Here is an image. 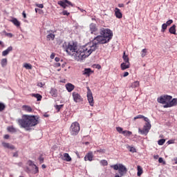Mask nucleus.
<instances>
[{"label": "nucleus", "instance_id": "338daca9", "mask_svg": "<svg viewBox=\"0 0 177 177\" xmlns=\"http://www.w3.org/2000/svg\"><path fill=\"white\" fill-rule=\"evenodd\" d=\"M158 157H159L158 155H155L153 156V158H155V160H158Z\"/></svg>", "mask_w": 177, "mask_h": 177}, {"label": "nucleus", "instance_id": "79ce46f5", "mask_svg": "<svg viewBox=\"0 0 177 177\" xmlns=\"http://www.w3.org/2000/svg\"><path fill=\"white\" fill-rule=\"evenodd\" d=\"M62 107H63V104L55 106V109L57 110V111H60V109H62Z\"/></svg>", "mask_w": 177, "mask_h": 177}, {"label": "nucleus", "instance_id": "a19ab883", "mask_svg": "<svg viewBox=\"0 0 177 177\" xmlns=\"http://www.w3.org/2000/svg\"><path fill=\"white\" fill-rule=\"evenodd\" d=\"M12 157L17 158V157H19V151L12 153Z\"/></svg>", "mask_w": 177, "mask_h": 177}, {"label": "nucleus", "instance_id": "13d9d810", "mask_svg": "<svg viewBox=\"0 0 177 177\" xmlns=\"http://www.w3.org/2000/svg\"><path fill=\"white\" fill-rule=\"evenodd\" d=\"M4 139H9L10 136L8 134L4 135L3 136Z\"/></svg>", "mask_w": 177, "mask_h": 177}, {"label": "nucleus", "instance_id": "8fccbe9b", "mask_svg": "<svg viewBox=\"0 0 177 177\" xmlns=\"http://www.w3.org/2000/svg\"><path fill=\"white\" fill-rule=\"evenodd\" d=\"M4 32H5L6 35L7 37H9L10 38H12V37H13V35L12 33H8L6 31H4Z\"/></svg>", "mask_w": 177, "mask_h": 177}, {"label": "nucleus", "instance_id": "774afa93", "mask_svg": "<svg viewBox=\"0 0 177 177\" xmlns=\"http://www.w3.org/2000/svg\"><path fill=\"white\" fill-rule=\"evenodd\" d=\"M174 160L175 161V164H177V158H175Z\"/></svg>", "mask_w": 177, "mask_h": 177}, {"label": "nucleus", "instance_id": "09e8293b", "mask_svg": "<svg viewBox=\"0 0 177 177\" xmlns=\"http://www.w3.org/2000/svg\"><path fill=\"white\" fill-rule=\"evenodd\" d=\"M62 15H64V16H68V15H70V12H67V10H64L62 12Z\"/></svg>", "mask_w": 177, "mask_h": 177}, {"label": "nucleus", "instance_id": "680f3d73", "mask_svg": "<svg viewBox=\"0 0 177 177\" xmlns=\"http://www.w3.org/2000/svg\"><path fill=\"white\" fill-rule=\"evenodd\" d=\"M60 66H61V64L59 62L55 64V67H60Z\"/></svg>", "mask_w": 177, "mask_h": 177}, {"label": "nucleus", "instance_id": "69168bd1", "mask_svg": "<svg viewBox=\"0 0 177 177\" xmlns=\"http://www.w3.org/2000/svg\"><path fill=\"white\" fill-rule=\"evenodd\" d=\"M40 88H42V86H43V84H42V83H38V84H37Z\"/></svg>", "mask_w": 177, "mask_h": 177}, {"label": "nucleus", "instance_id": "e2e57ef3", "mask_svg": "<svg viewBox=\"0 0 177 177\" xmlns=\"http://www.w3.org/2000/svg\"><path fill=\"white\" fill-rule=\"evenodd\" d=\"M55 62H60V58L57 57L55 58Z\"/></svg>", "mask_w": 177, "mask_h": 177}, {"label": "nucleus", "instance_id": "72a5a7b5", "mask_svg": "<svg viewBox=\"0 0 177 177\" xmlns=\"http://www.w3.org/2000/svg\"><path fill=\"white\" fill-rule=\"evenodd\" d=\"M167 27H168V26H167V24H163L162 25V30H161V32H165V30H167Z\"/></svg>", "mask_w": 177, "mask_h": 177}, {"label": "nucleus", "instance_id": "4d7b16f0", "mask_svg": "<svg viewBox=\"0 0 177 177\" xmlns=\"http://www.w3.org/2000/svg\"><path fill=\"white\" fill-rule=\"evenodd\" d=\"M129 75V73L128 72H124V75H123V77H128Z\"/></svg>", "mask_w": 177, "mask_h": 177}, {"label": "nucleus", "instance_id": "a18cd8bd", "mask_svg": "<svg viewBox=\"0 0 177 177\" xmlns=\"http://www.w3.org/2000/svg\"><path fill=\"white\" fill-rule=\"evenodd\" d=\"M64 2L65 3L70 5V6H74V4L71 3V1H69L68 0H64Z\"/></svg>", "mask_w": 177, "mask_h": 177}, {"label": "nucleus", "instance_id": "49530a36", "mask_svg": "<svg viewBox=\"0 0 177 177\" xmlns=\"http://www.w3.org/2000/svg\"><path fill=\"white\" fill-rule=\"evenodd\" d=\"M139 118H145V116H143V115H137V116H136V117L134 118V120H138V119H139Z\"/></svg>", "mask_w": 177, "mask_h": 177}, {"label": "nucleus", "instance_id": "cd10ccee", "mask_svg": "<svg viewBox=\"0 0 177 177\" xmlns=\"http://www.w3.org/2000/svg\"><path fill=\"white\" fill-rule=\"evenodd\" d=\"M22 109L24 111H32V109H31V107L28 106L24 105L22 106Z\"/></svg>", "mask_w": 177, "mask_h": 177}, {"label": "nucleus", "instance_id": "2eb2a0df", "mask_svg": "<svg viewBox=\"0 0 177 177\" xmlns=\"http://www.w3.org/2000/svg\"><path fill=\"white\" fill-rule=\"evenodd\" d=\"M12 50H13V47L9 46L6 50L2 52V56H8V55H9V53L12 52Z\"/></svg>", "mask_w": 177, "mask_h": 177}, {"label": "nucleus", "instance_id": "412c9836", "mask_svg": "<svg viewBox=\"0 0 177 177\" xmlns=\"http://www.w3.org/2000/svg\"><path fill=\"white\" fill-rule=\"evenodd\" d=\"M91 73H92V70L91 68H85L83 71V75H91Z\"/></svg>", "mask_w": 177, "mask_h": 177}, {"label": "nucleus", "instance_id": "5701e85b", "mask_svg": "<svg viewBox=\"0 0 177 177\" xmlns=\"http://www.w3.org/2000/svg\"><path fill=\"white\" fill-rule=\"evenodd\" d=\"M1 67H6L8 66V59L3 58L1 61Z\"/></svg>", "mask_w": 177, "mask_h": 177}, {"label": "nucleus", "instance_id": "f03ea898", "mask_svg": "<svg viewBox=\"0 0 177 177\" xmlns=\"http://www.w3.org/2000/svg\"><path fill=\"white\" fill-rule=\"evenodd\" d=\"M86 46H88V44H86L82 48L78 49V46L77 43L70 42L65 47L66 52L68 53L71 56H74L75 59L77 62H81V60H84V59H86V57H89L92 53L88 54V50L86 49Z\"/></svg>", "mask_w": 177, "mask_h": 177}, {"label": "nucleus", "instance_id": "de8ad7c7", "mask_svg": "<svg viewBox=\"0 0 177 177\" xmlns=\"http://www.w3.org/2000/svg\"><path fill=\"white\" fill-rule=\"evenodd\" d=\"M66 2H64V1H58V5H59L60 6H64V3H65Z\"/></svg>", "mask_w": 177, "mask_h": 177}, {"label": "nucleus", "instance_id": "423d86ee", "mask_svg": "<svg viewBox=\"0 0 177 177\" xmlns=\"http://www.w3.org/2000/svg\"><path fill=\"white\" fill-rule=\"evenodd\" d=\"M150 129H151V124L145 123V124L143 127V129H139L138 132H140L141 135H147V133H149V132L150 131Z\"/></svg>", "mask_w": 177, "mask_h": 177}, {"label": "nucleus", "instance_id": "f3484780", "mask_svg": "<svg viewBox=\"0 0 177 177\" xmlns=\"http://www.w3.org/2000/svg\"><path fill=\"white\" fill-rule=\"evenodd\" d=\"M66 88L68 92H72V91H74V85L71 83H68L66 84Z\"/></svg>", "mask_w": 177, "mask_h": 177}, {"label": "nucleus", "instance_id": "473e14b6", "mask_svg": "<svg viewBox=\"0 0 177 177\" xmlns=\"http://www.w3.org/2000/svg\"><path fill=\"white\" fill-rule=\"evenodd\" d=\"M131 88H138L139 86V82L136 81L131 84Z\"/></svg>", "mask_w": 177, "mask_h": 177}, {"label": "nucleus", "instance_id": "37998d69", "mask_svg": "<svg viewBox=\"0 0 177 177\" xmlns=\"http://www.w3.org/2000/svg\"><path fill=\"white\" fill-rule=\"evenodd\" d=\"M174 23V21L172 20V19H169V20H168L167 22H166V25H167V26H171V24H173Z\"/></svg>", "mask_w": 177, "mask_h": 177}, {"label": "nucleus", "instance_id": "0eeeda50", "mask_svg": "<svg viewBox=\"0 0 177 177\" xmlns=\"http://www.w3.org/2000/svg\"><path fill=\"white\" fill-rule=\"evenodd\" d=\"M87 99L90 106H93V95L89 87H87Z\"/></svg>", "mask_w": 177, "mask_h": 177}, {"label": "nucleus", "instance_id": "7c9ffc66", "mask_svg": "<svg viewBox=\"0 0 177 177\" xmlns=\"http://www.w3.org/2000/svg\"><path fill=\"white\" fill-rule=\"evenodd\" d=\"M95 153H100L101 154H104V153H106V149H97V151H95Z\"/></svg>", "mask_w": 177, "mask_h": 177}, {"label": "nucleus", "instance_id": "6e6552de", "mask_svg": "<svg viewBox=\"0 0 177 177\" xmlns=\"http://www.w3.org/2000/svg\"><path fill=\"white\" fill-rule=\"evenodd\" d=\"M72 95H73L74 102H75L76 103H80V102H82L83 99H82V97H81V95H80V93L77 92H73L72 93Z\"/></svg>", "mask_w": 177, "mask_h": 177}, {"label": "nucleus", "instance_id": "b1692460", "mask_svg": "<svg viewBox=\"0 0 177 177\" xmlns=\"http://www.w3.org/2000/svg\"><path fill=\"white\" fill-rule=\"evenodd\" d=\"M11 21L15 26H16V27H20V21H19L17 19L14 18L11 20Z\"/></svg>", "mask_w": 177, "mask_h": 177}, {"label": "nucleus", "instance_id": "6e6d98bb", "mask_svg": "<svg viewBox=\"0 0 177 177\" xmlns=\"http://www.w3.org/2000/svg\"><path fill=\"white\" fill-rule=\"evenodd\" d=\"M37 6L40 8V9H42L44 8V4H37Z\"/></svg>", "mask_w": 177, "mask_h": 177}, {"label": "nucleus", "instance_id": "603ef678", "mask_svg": "<svg viewBox=\"0 0 177 177\" xmlns=\"http://www.w3.org/2000/svg\"><path fill=\"white\" fill-rule=\"evenodd\" d=\"M129 151H131L132 153H136V149L132 147L130 148Z\"/></svg>", "mask_w": 177, "mask_h": 177}, {"label": "nucleus", "instance_id": "20e7f679", "mask_svg": "<svg viewBox=\"0 0 177 177\" xmlns=\"http://www.w3.org/2000/svg\"><path fill=\"white\" fill-rule=\"evenodd\" d=\"M157 101L158 103L165 104L163 106L165 109L173 107V106H176L177 104V98H174L172 100V96L168 95H161L157 99Z\"/></svg>", "mask_w": 177, "mask_h": 177}, {"label": "nucleus", "instance_id": "e433bc0d", "mask_svg": "<svg viewBox=\"0 0 177 177\" xmlns=\"http://www.w3.org/2000/svg\"><path fill=\"white\" fill-rule=\"evenodd\" d=\"M111 168H113L115 169V171H118L120 169V164L113 165L111 166Z\"/></svg>", "mask_w": 177, "mask_h": 177}, {"label": "nucleus", "instance_id": "4be33fe9", "mask_svg": "<svg viewBox=\"0 0 177 177\" xmlns=\"http://www.w3.org/2000/svg\"><path fill=\"white\" fill-rule=\"evenodd\" d=\"M137 170H138V173H137L138 176H141L142 174H143V169L142 168V167L140 165H138L137 167Z\"/></svg>", "mask_w": 177, "mask_h": 177}, {"label": "nucleus", "instance_id": "0e129e2a", "mask_svg": "<svg viewBox=\"0 0 177 177\" xmlns=\"http://www.w3.org/2000/svg\"><path fill=\"white\" fill-rule=\"evenodd\" d=\"M119 8H124V4L123 3H120L118 4Z\"/></svg>", "mask_w": 177, "mask_h": 177}, {"label": "nucleus", "instance_id": "c9c22d12", "mask_svg": "<svg viewBox=\"0 0 177 177\" xmlns=\"http://www.w3.org/2000/svg\"><path fill=\"white\" fill-rule=\"evenodd\" d=\"M6 107V106H5V104H3V102H0V111H3Z\"/></svg>", "mask_w": 177, "mask_h": 177}, {"label": "nucleus", "instance_id": "4c0bfd02", "mask_svg": "<svg viewBox=\"0 0 177 177\" xmlns=\"http://www.w3.org/2000/svg\"><path fill=\"white\" fill-rule=\"evenodd\" d=\"M146 53H147V50L146 48L142 49L141 54L142 57H145V56H146Z\"/></svg>", "mask_w": 177, "mask_h": 177}, {"label": "nucleus", "instance_id": "f704fd0d", "mask_svg": "<svg viewBox=\"0 0 177 177\" xmlns=\"http://www.w3.org/2000/svg\"><path fill=\"white\" fill-rule=\"evenodd\" d=\"M164 143H165V139H160L158 141V145H159V146H162Z\"/></svg>", "mask_w": 177, "mask_h": 177}, {"label": "nucleus", "instance_id": "c85d7f7f", "mask_svg": "<svg viewBox=\"0 0 177 177\" xmlns=\"http://www.w3.org/2000/svg\"><path fill=\"white\" fill-rule=\"evenodd\" d=\"M32 96H34V97H36V99L37 100V102H39L41 100V99H42V95L37 93V94H32Z\"/></svg>", "mask_w": 177, "mask_h": 177}, {"label": "nucleus", "instance_id": "7ed1b4c3", "mask_svg": "<svg viewBox=\"0 0 177 177\" xmlns=\"http://www.w3.org/2000/svg\"><path fill=\"white\" fill-rule=\"evenodd\" d=\"M18 124L21 128L30 131L32 127L39 124V116L32 115H23L21 118L18 120Z\"/></svg>", "mask_w": 177, "mask_h": 177}, {"label": "nucleus", "instance_id": "c03bdc74", "mask_svg": "<svg viewBox=\"0 0 177 177\" xmlns=\"http://www.w3.org/2000/svg\"><path fill=\"white\" fill-rule=\"evenodd\" d=\"M38 172H39V169H38V167L35 165V171H34V174H38Z\"/></svg>", "mask_w": 177, "mask_h": 177}, {"label": "nucleus", "instance_id": "6ab92c4d", "mask_svg": "<svg viewBox=\"0 0 177 177\" xmlns=\"http://www.w3.org/2000/svg\"><path fill=\"white\" fill-rule=\"evenodd\" d=\"M7 130L11 133H16V132H17V129H16V128H15L13 126L8 127Z\"/></svg>", "mask_w": 177, "mask_h": 177}, {"label": "nucleus", "instance_id": "864d4df0", "mask_svg": "<svg viewBox=\"0 0 177 177\" xmlns=\"http://www.w3.org/2000/svg\"><path fill=\"white\" fill-rule=\"evenodd\" d=\"M39 161H40V162H44V157H42V156L39 157Z\"/></svg>", "mask_w": 177, "mask_h": 177}, {"label": "nucleus", "instance_id": "ea45409f", "mask_svg": "<svg viewBox=\"0 0 177 177\" xmlns=\"http://www.w3.org/2000/svg\"><path fill=\"white\" fill-rule=\"evenodd\" d=\"M28 165H29V167H35V164H34V162H32V160H28Z\"/></svg>", "mask_w": 177, "mask_h": 177}, {"label": "nucleus", "instance_id": "aec40b11", "mask_svg": "<svg viewBox=\"0 0 177 177\" xmlns=\"http://www.w3.org/2000/svg\"><path fill=\"white\" fill-rule=\"evenodd\" d=\"M50 93L53 97H57V90L56 88H51Z\"/></svg>", "mask_w": 177, "mask_h": 177}, {"label": "nucleus", "instance_id": "ddd939ff", "mask_svg": "<svg viewBox=\"0 0 177 177\" xmlns=\"http://www.w3.org/2000/svg\"><path fill=\"white\" fill-rule=\"evenodd\" d=\"M115 15L116 16L117 19H122V13L118 8H115Z\"/></svg>", "mask_w": 177, "mask_h": 177}, {"label": "nucleus", "instance_id": "4468645a", "mask_svg": "<svg viewBox=\"0 0 177 177\" xmlns=\"http://www.w3.org/2000/svg\"><path fill=\"white\" fill-rule=\"evenodd\" d=\"M121 70L124 71V70H127V68H129L131 67V64L127 62H123L120 64Z\"/></svg>", "mask_w": 177, "mask_h": 177}, {"label": "nucleus", "instance_id": "052dcab7", "mask_svg": "<svg viewBox=\"0 0 177 177\" xmlns=\"http://www.w3.org/2000/svg\"><path fill=\"white\" fill-rule=\"evenodd\" d=\"M50 59H55V53L50 55Z\"/></svg>", "mask_w": 177, "mask_h": 177}, {"label": "nucleus", "instance_id": "58836bf2", "mask_svg": "<svg viewBox=\"0 0 177 177\" xmlns=\"http://www.w3.org/2000/svg\"><path fill=\"white\" fill-rule=\"evenodd\" d=\"M116 131L119 133H122V132H124L123 129L120 127H116Z\"/></svg>", "mask_w": 177, "mask_h": 177}, {"label": "nucleus", "instance_id": "5fc2aeb1", "mask_svg": "<svg viewBox=\"0 0 177 177\" xmlns=\"http://www.w3.org/2000/svg\"><path fill=\"white\" fill-rule=\"evenodd\" d=\"M158 162H160V164L164 162V159H162V158H159Z\"/></svg>", "mask_w": 177, "mask_h": 177}, {"label": "nucleus", "instance_id": "3c124183", "mask_svg": "<svg viewBox=\"0 0 177 177\" xmlns=\"http://www.w3.org/2000/svg\"><path fill=\"white\" fill-rule=\"evenodd\" d=\"M142 118H144V121L146 122V124H150V120H149V118L145 117Z\"/></svg>", "mask_w": 177, "mask_h": 177}, {"label": "nucleus", "instance_id": "a878e982", "mask_svg": "<svg viewBox=\"0 0 177 177\" xmlns=\"http://www.w3.org/2000/svg\"><path fill=\"white\" fill-rule=\"evenodd\" d=\"M46 38L47 41H50V39L53 41V39H55V35L53 33H50L46 36Z\"/></svg>", "mask_w": 177, "mask_h": 177}, {"label": "nucleus", "instance_id": "bb28decb", "mask_svg": "<svg viewBox=\"0 0 177 177\" xmlns=\"http://www.w3.org/2000/svg\"><path fill=\"white\" fill-rule=\"evenodd\" d=\"M122 135H124V136H130L132 135V131L124 130L122 131Z\"/></svg>", "mask_w": 177, "mask_h": 177}, {"label": "nucleus", "instance_id": "1a4fd4ad", "mask_svg": "<svg viewBox=\"0 0 177 177\" xmlns=\"http://www.w3.org/2000/svg\"><path fill=\"white\" fill-rule=\"evenodd\" d=\"M128 172V169H127V167L122 165L120 164L119 166V170H118V174H120V176H124Z\"/></svg>", "mask_w": 177, "mask_h": 177}, {"label": "nucleus", "instance_id": "f8f14e48", "mask_svg": "<svg viewBox=\"0 0 177 177\" xmlns=\"http://www.w3.org/2000/svg\"><path fill=\"white\" fill-rule=\"evenodd\" d=\"M84 161H93V153L90 151L84 156Z\"/></svg>", "mask_w": 177, "mask_h": 177}, {"label": "nucleus", "instance_id": "a211bd4d", "mask_svg": "<svg viewBox=\"0 0 177 177\" xmlns=\"http://www.w3.org/2000/svg\"><path fill=\"white\" fill-rule=\"evenodd\" d=\"M62 159L64 160V161H67V162H70L72 160L70 155L67 153H65L64 154V157L62 158Z\"/></svg>", "mask_w": 177, "mask_h": 177}, {"label": "nucleus", "instance_id": "dca6fc26", "mask_svg": "<svg viewBox=\"0 0 177 177\" xmlns=\"http://www.w3.org/2000/svg\"><path fill=\"white\" fill-rule=\"evenodd\" d=\"M169 32L170 34H174V35H176V25H173L169 28Z\"/></svg>", "mask_w": 177, "mask_h": 177}, {"label": "nucleus", "instance_id": "f257e3e1", "mask_svg": "<svg viewBox=\"0 0 177 177\" xmlns=\"http://www.w3.org/2000/svg\"><path fill=\"white\" fill-rule=\"evenodd\" d=\"M101 35L95 37L93 41L88 44L86 48L87 55L95 52L97 48V45L107 44L110 42V40L113 38V31L109 28H102L100 30Z\"/></svg>", "mask_w": 177, "mask_h": 177}, {"label": "nucleus", "instance_id": "bf43d9fd", "mask_svg": "<svg viewBox=\"0 0 177 177\" xmlns=\"http://www.w3.org/2000/svg\"><path fill=\"white\" fill-rule=\"evenodd\" d=\"M22 15L24 19H26V17H27V15H26V12H24V11L22 12Z\"/></svg>", "mask_w": 177, "mask_h": 177}, {"label": "nucleus", "instance_id": "c756f323", "mask_svg": "<svg viewBox=\"0 0 177 177\" xmlns=\"http://www.w3.org/2000/svg\"><path fill=\"white\" fill-rule=\"evenodd\" d=\"M100 164L101 165H102L103 167H107V165H109V162H107V160H102L100 161Z\"/></svg>", "mask_w": 177, "mask_h": 177}, {"label": "nucleus", "instance_id": "39448f33", "mask_svg": "<svg viewBox=\"0 0 177 177\" xmlns=\"http://www.w3.org/2000/svg\"><path fill=\"white\" fill-rule=\"evenodd\" d=\"M80 129L81 127H80V123L77 122L72 123L70 127L71 135H73V136L78 135Z\"/></svg>", "mask_w": 177, "mask_h": 177}, {"label": "nucleus", "instance_id": "9d476101", "mask_svg": "<svg viewBox=\"0 0 177 177\" xmlns=\"http://www.w3.org/2000/svg\"><path fill=\"white\" fill-rule=\"evenodd\" d=\"M91 34H95L96 35L97 34V26L96 24H91L89 26Z\"/></svg>", "mask_w": 177, "mask_h": 177}, {"label": "nucleus", "instance_id": "9b49d317", "mask_svg": "<svg viewBox=\"0 0 177 177\" xmlns=\"http://www.w3.org/2000/svg\"><path fill=\"white\" fill-rule=\"evenodd\" d=\"M1 145L4 149H8L9 150H15V149H16V147H15V145L9 142H2Z\"/></svg>", "mask_w": 177, "mask_h": 177}, {"label": "nucleus", "instance_id": "2f4dec72", "mask_svg": "<svg viewBox=\"0 0 177 177\" xmlns=\"http://www.w3.org/2000/svg\"><path fill=\"white\" fill-rule=\"evenodd\" d=\"M24 67H25V68H26V70H32V66H31V64H25L24 65Z\"/></svg>", "mask_w": 177, "mask_h": 177}, {"label": "nucleus", "instance_id": "393cba45", "mask_svg": "<svg viewBox=\"0 0 177 177\" xmlns=\"http://www.w3.org/2000/svg\"><path fill=\"white\" fill-rule=\"evenodd\" d=\"M122 59L124 60V63H129V57L128 55H125V51L123 53Z\"/></svg>", "mask_w": 177, "mask_h": 177}]
</instances>
